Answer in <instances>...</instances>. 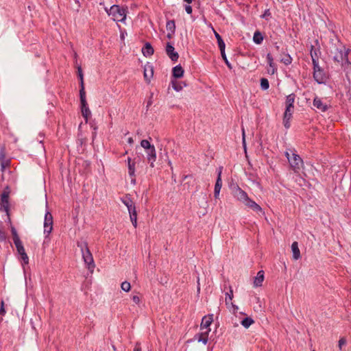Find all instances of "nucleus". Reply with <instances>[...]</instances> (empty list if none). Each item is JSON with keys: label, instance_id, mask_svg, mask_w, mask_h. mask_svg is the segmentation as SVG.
<instances>
[{"label": "nucleus", "instance_id": "c85d7f7f", "mask_svg": "<svg viewBox=\"0 0 351 351\" xmlns=\"http://www.w3.org/2000/svg\"><path fill=\"white\" fill-rule=\"evenodd\" d=\"M253 40L256 44H261L263 40V36L260 32H256L254 34Z\"/></svg>", "mask_w": 351, "mask_h": 351}, {"label": "nucleus", "instance_id": "bf43d9fd", "mask_svg": "<svg viewBox=\"0 0 351 351\" xmlns=\"http://www.w3.org/2000/svg\"><path fill=\"white\" fill-rule=\"evenodd\" d=\"M231 304H232V307L234 308V311H236L238 310V306H237L233 304L232 303H231Z\"/></svg>", "mask_w": 351, "mask_h": 351}, {"label": "nucleus", "instance_id": "423d86ee", "mask_svg": "<svg viewBox=\"0 0 351 351\" xmlns=\"http://www.w3.org/2000/svg\"><path fill=\"white\" fill-rule=\"evenodd\" d=\"M80 104H81V111L83 117L84 118L86 122L88 121V119L91 116V111L90 110L88 104L86 99V93L85 91H80Z\"/></svg>", "mask_w": 351, "mask_h": 351}, {"label": "nucleus", "instance_id": "0e129e2a", "mask_svg": "<svg viewBox=\"0 0 351 351\" xmlns=\"http://www.w3.org/2000/svg\"><path fill=\"white\" fill-rule=\"evenodd\" d=\"M197 283H198V285H197V291H199L200 290L199 280L197 281Z\"/></svg>", "mask_w": 351, "mask_h": 351}, {"label": "nucleus", "instance_id": "09e8293b", "mask_svg": "<svg viewBox=\"0 0 351 351\" xmlns=\"http://www.w3.org/2000/svg\"><path fill=\"white\" fill-rule=\"evenodd\" d=\"M267 63H271V62L274 61V59H273V57L271 56V53H267Z\"/></svg>", "mask_w": 351, "mask_h": 351}, {"label": "nucleus", "instance_id": "5fc2aeb1", "mask_svg": "<svg viewBox=\"0 0 351 351\" xmlns=\"http://www.w3.org/2000/svg\"><path fill=\"white\" fill-rule=\"evenodd\" d=\"M175 33H171V32H169L167 35V37L169 38V39H171L172 37H173V35Z\"/></svg>", "mask_w": 351, "mask_h": 351}, {"label": "nucleus", "instance_id": "58836bf2", "mask_svg": "<svg viewBox=\"0 0 351 351\" xmlns=\"http://www.w3.org/2000/svg\"><path fill=\"white\" fill-rule=\"evenodd\" d=\"M311 56L312 58V61H314V59L315 60H318L317 51L316 49H314V47L313 45H311Z\"/></svg>", "mask_w": 351, "mask_h": 351}, {"label": "nucleus", "instance_id": "c03bdc74", "mask_svg": "<svg viewBox=\"0 0 351 351\" xmlns=\"http://www.w3.org/2000/svg\"><path fill=\"white\" fill-rule=\"evenodd\" d=\"M10 165V160H7L6 161L1 162V171L3 172L6 167Z\"/></svg>", "mask_w": 351, "mask_h": 351}, {"label": "nucleus", "instance_id": "cd10ccee", "mask_svg": "<svg viewBox=\"0 0 351 351\" xmlns=\"http://www.w3.org/2000/svg\"><path fill=\"white\" fill-rule=\"evenodd\" d=\"M1 209L6 213L7 215L9 217L10 213V203L9 200H3L1 202Z\"/></svg>", "mask_w": 351, "mask_h": 351}, {"label": "nucleus", "instance_id": "f704fd0d", "mask_svg": "<svg viewBox=\"0 0 351 351\" xmlns=\"http://www.w3.org/2000/svg\"><path fill=\"white\" fill-rule=\"evenodd\" d=\"M121 288L123 291L128 292L131 289V285L128 281H124L121 285Z\"/></svg>", "mask_w": 351, "mask_h": 351}, {"label": "nucleus", "instance_id": "a19ab883", "mask_svg": "<svg viewBox=\"0 0 351 351\" xmlns=\"http://www.w3.org/2000/svg\"><path fill=\"white\" fill-rule=\"evenodd\" d=\"M141 145L142 147H143L145 149H148L153 146V145H151L150 143L147 140H142L141 142Z\"/></svg>", "mask_w": 351, "mask_h": 351}, {"label": "nucleus", "instance_id": "f3484780", "mask_svg": "<svg viewBox=\"0 0 351 351\" xmlns=\"http://www.w3.org/2000/svg\"><path fill=\"white\" fill-rule=\"evenodd\" d=\"M313 106L321 112H326L328 109V106L326 104H324L318 97L314 98Z\"/></svg>", "mask_w": 351, "mask_h": 351}, {"label": "nucleus", "instance_id": "a18cd8bd", "mask_svg": "<svg viewBox=\"0 0 351 351\" xmlns=\"http://www.w3.org/2000/svg\"><path fill=\"white\" fill-rule=\"evenodd\" d=\"M346 339L344 338V337H342L339 339V344H338V346H339V348L340 350L342 349V347L346 345Z\"/></svg>", "mask_w": 351, "mask_h": 351}, {"label": "nucleus", "instance_id": "7c9ffc66", "mask_svg": "<svg viewBox=\"0 0 351 351\" xmlns=\"http://www.w3.org/2000/svg\"><path fill=\"white\" fill-rule=\"evenodd\" d=\"M77 72H78V77L80 80V91H85L84 80H83V73H82V70L81 66H78Z\"/></svg>", "mask_w": 351, "mask_h": 351}, {"label": "nucleus", "instance_id": "4468645a", "mask_svg": "<svg viewBox=\"0 0 351 351\" xmlns=\"http://www.w3.org/2000/svg\"><path fill=\"white\" fill-rule=\"evenodd\" d=\"M293 108H294L286 107L283 117V124L286 128H289L290 127L289 121L292 117Z\"/></svg>", "mask_w": 351, "mask_h": 351}, {"label": "nucleus", "instance_id": "4d7b16f0", "mask_svg": "<svg viewBox=\"0 0 351 351\" xmlns=\"http://www.w3.org/2000/svg\"><path fill=\"white\" fill-rule=\"evenodd\" d=\"M243 146H244V147L245 148V134H244V130H243Z\"/></svg>", "mask_w": 351, "mask_h": 351}, {"label": "nucleus", "instance_id": "2eb2a0df", "mask_svg": "<svg viewBox=\"0 0 351 351\" xmlns=\"http://www.w3.org/2000/svg\"><path fill=\"white\" fill-rule=\"evenodd\" d=\"M243 204L246 206L252 209L256 213L263 214V209L261 208V207L250 198L248 197L247 200H246Z\"/></svg>", "mask_w": 351, "mask_h": 351}, {"label": "nucleus", "instance_id": "e2e57ef3", "mask_svg": "<svg viewBox=\"0 0 351 351\" xmlns=\"http://www.w3.org/2000/svg\"><path fill=\"white\" fill-rule=\"evenodd\" d=\"M184 1H186V3H192V1H193V0H184Z\"/></svg>", "mask_w": 351, "mask_h": 351}, {"label": "nucleus", "instance_id": "79ce46f5", "mask_svg": "<svg viewBox=\"0 0 351 351\" xmlns=\"http://www.w3.org/2000/svg\"><path fill=\"white\" fill-rule=\"evenodd\" d=\"M313 62V71H319L320 70H322V69L319 66V62H318V60H315L314 59V61H312Z\"/></svg>", "mask_w": 351, "mask_h": 351}, {"label": "nucleus", "instance_id": "6e6d98bb", "mask_svg": "<svg viewBox=\"0 0 351 351\" xmlns=\"http://www.w3.org/2000/svg\"><path fill=\"white\" fill-rule=\"evenodd\" d=\"M270 68H276L275 64L274 63V61L271 63H268Z\"/></svg>", "mask_w": 351, "mask_h": 351}, {"label": "nucleus", "instance_id": "aec40b11", "mask_svg": "<svg viewBox=\"0 0 351 351\" xmlns=\"http://www.w3.org/2000/svg\"><path fill=\"white\" fill-rule=\"evenodd\" d=\"M264 280V271L263 270L259 271L257 273L256 276L254 279V287H258L262 285Z\"/></svg>", "mask_w": 351, "mask_h": 351}, {"label": "nucleus", "instance_id": "e433bc0d", "mask_svg": "<svg viewBox=\"0 0 351 351\" xmlns=\"http://www.w3.org/2000/svg\"><path fill=\"white\" fill-rule=\"evenodd\" d=\"M220 51H221V57H222L223 60H224L226 64L230 69H232V66L231 64L229 62V61L228 60V58H227L226 53H225V50Z\"/></svg>", "mask_w": 351, "mask_h": 351}, {"label": "nucleus", "instance_id": "c756f323", "mask_svg": "<svg viewBox=\"0 0 351 351\" xmlns=\"http://www.w3.org/2000/svg\"><path fill=\"white\" fill-rule=\"evenodd\" d=\"M166 28L168 32H171V33H175L176 31V24L173 20H170L167 22Z\"/></svg>", "mask_w": 351, "mask_h": 351}, {"label": "nucleus", "instance_id": "3c124183", "mask_svg": "<svg viewBox=\"0 0 351 351\" xmlns=\"http://www.w3.org/2000/svg\"><path fill=\"white\" fill-rule=\"evenodd\" d=\"M185 10H186L187 14H191L192 11H193V9H192V7L191 5H186L185 6Z\"/></svg>", "mask_w": 351, "mask_h": 351}, {"label": "nucleus", "instance_id": "bb28decb", "mask_svg": "<svg viewBox=\"0 0 351 351\" xmlns=\"http://www.w3.org/2000/svg\"><path fill=\"white\" fill-rule=\"evenodd\" d=\"M295 95L290 94L286 98V107L294 108Z\"/></svg>", "mask_w": 351, "mask_h": 351}, {"label": "nucleus", "instance_id": "c9c22d12", "mask_svg": "<svg viewBox=\"0 0 351 351\" xmlns=\"http://www.w3.org/2000/svg\"><path fill=\"white\" fill-rule=\"evenodd\" d=\"M232 298H233V291L230 288V292L226 293V299H225L226 304H228L229 302L232 301Z\"/></svg>", "mask_w": 351, "mask_h": 351}, {"label": "nucleus", "instance_id": "393cba45", "mask_svg": "<svg viewBox=\"0 0 351 351\" xmlns=\"http://www.w3.org/2000/svg\"><path fill=\"white\" fill-rule=\"evenodd\" d=\"M172 74L175 78H180L183 76L184 69L180 64L177 65L173 68Z\"/></svg>", "mask_w": 351, "mask_h": 351}, {"label": "nucleus", "instance_id": "a211bd4d", "mask_svg": "<svg viewBox=\"0 0 351 351\" xmlns=\"http://www.w3.org/2000/svg\"><path fill=\"white\" fill-rule=\"evenodd\" d=\"M213 322V315L208 316H204L202 318V323L200 325L201 330H210L208 327L210 326Z\"/></svg>", "mask_w": 351, "mask_h": 351}, {"label": "nucleus", "instance_id": "412c9836", "mask_svg": "<svg viewBox=\"0 0 351 351\" xmlns=\"http://www.w3.org/2000/svg\"><path fill=\"white\" fill-rule=\"evenodd\" d=\"M291 250H292V253H293V258L294 260H298L299 258H300V257H301L300 251L298 247V242L294 241L291 244Z\"/></svg>", "mask_w": 351, "mask_h": 351}, {"label": "nucleus", "instance_id": "052dcab7", "mask_svg": "<svg viewBox=\"0 0 351 351\" xmlns=\"http://www.w3.org/2000/svg\"><path fill=\"white\" fill-rule=\"evenodd\" d=\"M285 154L287 159H288V157H291V156L290 155V154L288 152H286Z\"/></svg>", "mask_w": 351, "mask_h": 351}, {"label": "nucleus", "instance_id": "4c0bfd02", "mask_svg": "<svg viewBox=\"0 0 351 351\" xmlns=\"http://www.w3.org/2000/svg\"><path fill=\"white\" fill-rule=\"evenodd\" d=\"M11 232H12V237H13V241L14 243V242H16V241H21L18 234H17V232H16V230L15 229V228L14 227H12L11 228Z\"/></svg>", "mask_w": 351, "mask_h": 351}, {"label": "nucleus", "instance_id": "774afa93", "mask_svg": "<svg viewBox=\"0 0 351 351\" xmlns=\"http://www.w3.org/2000/svg\"><path fill=\"white\" fill-rule=\"evenodd\" d=\"M112 348H113L114 351H115L116 350V348L114 346H112Z\"/></svg>", "mask_w": 351, "mask_h": 351}, {"label": "nucleus", "instance_id": "72a5a7b5", "mask_svg": "<svg viewBox=\"0 0 351 351\" xmlns=\"http://www.w3.org/2000/svg\"><path fill=\"white\" fill-rule=\"evenodd\" d=\"M261 87L263 90H266L269 87V81L266 78H261Z\"/></svg>", "mask_w": 351, "mask_h": 351}, {"label": "nucleus", "instance_id": "de8ad7c7", "mask_svg": "<svg viewBox=\"0 0 351 351\" xmlns=\"http://www.w3.org/2000/svg\"><path fill=\"white\" fill-rule=\"evenodd\" d=\"M132 300L136 304H138L141 302V299H140L139 296L137 295H133L132 298Z\"/></svg>", "mask_w": 351, "mask_h": 351}, {"label": "nucleus", "instance_id": "37998d69", "mask_svg": "<svg viewBox=\"0 0 351 351\" xmlns=\"http://www.w3.org/2000/svg\"><path fill=\"white\" fill-rule=\"evenodd\" d=\"M3 200H9V192L4 191L1 195V202Z\"/></svg>", "mask_w": 351, "mask_h": 351}, {"label": "nucleus", "instance_id": "6ab92c4d", "mask_svg": "<svg viewBox=\"0 0 351 351\" xmlns=\"http://www.w3.org/2000/svg\"><path fill=\"white\" fill-rule=\"evenodd\" d=\"M154 75L153 66L151 64H146L144 69V77L146 81L149 82Z\"/></svg>", "mask_w": 351, "mask_h": 351}, {"label": "nucleus", "instance_id": "1a4fd4ad", "mask_svg": "<svg viewBox=\"0 0 351 351\" xmlns=\"http://www.w3.org/2000/svg\"><path fill=\"white\" fill-rule=\"evenodd\" d=\"M136 158H134V160H132L131 158H128V174L131 178V182L135 184L136 182V175H135V164L136 162Z\"/></svg>", "mask_w": 351, "mask_h": 351}, {"label": "nucleus", "instance_id": "a878e982", "mask_svg": "<svg viewBox=\"0 0 351 351\" xmlns=\"http://www.w3.org/2000/svg\"><path fill=\"white\" fill-rule=\"evenodd\" d=\"M214 34H215V38L217 40V43H218V46H219L220 51L225 50L226 45H225V43L223 42L221 36L215 30H214Z\"/></svg>", "mask_w": 351, "mask_h": 351}, {"label": "nucleus", "instance_id": "338daca9", "mask_svg": "<svg viewBox=\"0 0 351 351\" xmlns=\"http://www.w3.org/2000/svg\"><path fill=\"white\" fill-rule=\"evenodd\" d=\"M276 49H277V50H278V49H279V47H278V46H277V45L276 46Z\"/></svg>", "mask_w": 351, "mask_h": 351}, {"label": "nucleus", "instance_id": "0eeeda50", "mask_svg": "<svg viewBox=\"0 0 351 351\" xmlns=\"http://www.w3.org/2000/svg\"><path fill=\"white\" fill-rule=\"evenodd\" d=\"M53 216L51 213L47 211L45 215L44 220V234L46 237L49 236L53 230Z\"/></svg>", "mask_w": 351, "mask_h": 351}, {"label": "nucleus", "instance_id": "9d476101", "mask_svg": "<svg viewBox=\"0 0 351 351\" xmlns=\"http://www.w3.org/2000/svg\"><path fill=\"white\" fill-rule=\"evenodd\" d=\"M19 254L21 255V259L25 264H27L29 262V258L25 252V248L23 245L21 241H19L14 243Z\"/></svg>", "mask_w": 351, "mask_h": 351}, {"label": "nucleus", "instance_id": "473e14b6", "mask_svg": "<svg viewBox=\"0 0 351 351\" xmlns=\"http://www.w3.org/2000/svg\"><path fill=\"white\" fill-rule=\"evenodd\" d=\"M254 320L251 318V317H245V319H243L242 321H241V324L243 327H245V328H249L253 323H254Z\"/></svg>", "mask_w": 351, "mask_h": 351}, {"label": "nucleus", "instance_id": "b1692460", "mask_svg": "<svg viewBox=\"0 0 351 351\" xmlns=\"http://www.w3.org/2000/svg\"><path fill=\"white\" fill-rule=\"evenodd\" d=\"M154 51V49L149 43H146L142 49V53L146 57L152 56Z\"/></svg>", "mask_w": 351, "mask_h": 351}, {"label": "nucleus", "instance_id": "2f4dec72", "mask_svg": "<svg viewBox=\"0 0 351 351\" xmlns=\"http://www.w3.org/2000/svg\"><path fill=\"white\" fill-rule=\"evenodd\" d=\"M171 84L173 88L178 92L180 91L182 89L183 86H186L184 83L178 82L176 81H171Z\"/></svg>", "mask_w": 351, "mask_h": 351}, {"label": "nucleus", "instance_id": "864d4df0", "mask_svg": "<svg viewBox=\"0 0 351 351\" xmlns=\"http://www.w3.org/2000/svg\"><path fill=\"white\" fill-rule=\"evenodd\" d=\"M276 71V68H270L269 67V69H268V70H267L268 73H269L271 75L274 74Z\"/></svg>", "mask_w": 351, "mask_h": 351}, {"label": "nucleus", "instance_id": "680f3d73", "mask_svg": "<svg viewBox=\"0 0 351 351\" xmlns=\"http://www.w3.org/2000/svg\"><path fill=\"white\" fill-rule=\"evenodd\" d=\"M152 104V100H149L148 102H147V108H148L149 106H150Z\"/></svg>", "mask_w": 351, "mask_h": 351}, {"label": "nucleus", "instance_id": "6e6552de", "mask_svg": "<svg viewBox=\"0 0 351 351\" xmlns=\"http://www.w3.org/2000/svg\"><path fill=\"white\" fill-rule=\"evenodd\" d=\"M233 196L239 201L244 203L249 197L247 194L239 186H237L232 191Z\"/></svg>", "mask_w": 351, "mask_h": 351}, {"label": "nucleus", "instance_id": "f03ea898", "mask_svg": "<svg viewBox=\"0 0 351 351\" xmlns=\"http://www.w3.org/2000/svg\"><path fill=\"white\" fill-rule=\"evenodd\" d=\"M77 247L80 248L82 258L84 260L85 265H86L88 270L93 272L95 267V265L94 263L93 255L88 247V243L84 241H82L77 242Z\"/></svg>", "mask_w": 351, "mask_h": 351}, {"label": "nucleus", "instance_id": "49530a36", "mask_svg": "<svg viewBox=\"0 0 351 351\" xmlns=\"http://www.w3.org/2000/svg\"><path fill=\"white\" fill-rule=\"evenodd\" d=\"M5 314V310L4 308V302L2 300L1 302V308H0V316H3Z\"/></svg>", "mask_w": 351, "mask_h": 351}, {"label": "nucleus", "instance_id": "ddd939ff", "mask_svg": "<svg viewBox=\"0 0 351 351\" xmlns=\"http://www.w3.org/2000/svg\"><path fill=\"white\" fill-rule=\"evenodd\" d=\"M165 51L167 56L172 61L176 62L178 60L179 58L178 53L175 51L174 47L170 43H167Z\"/></svg>", "mask_w": 351, "mask_h": 351}, {"label": "nucleus", "instance_id": "603ef678", "mask_svg": "<svg viewBox=\"0 0 351 351\" xmlns=\"http://www.w3.org/2000/svg\"><path fill=\"white\" fill-rule=\"evenodd\" d=\"M133 351H141V348L139 343H136Z\"/></svg>", "mask_w": 351, "mask_h": 351}, {"label": "nucleus", "instance_id": "9b49d317", "mask_svg": "<svg viewBox=\"0 0 351 351\" xmlns=\"http://www.w3.org/2000/svg\"><path fill=\"white\" fill-rule=\"evenodd\" d=\"M222 169H223L222 167H220L218 169L217 178L216 183L215 185L214 196L216 199H217L219 195L220 190H221V186H222V180H221Z\"/></svg>", "mask_w": 351, "mask_h": 351}, {"label": "nucleus", "instance_id": "ea45409f", "mask_svg": "<svg viewBox=\"0 0 351 351\" xmlns=\"http://www.w3.org/2000/svg\"><path fill=\"white\" fill-rule=\"evenodd\" d=\"M292 58L291 57L287 54L285 56V58L281 59V62H283L286 65H289L291 63Z\"/></svg>", "mask_w": 351, "mask_h": 351}, {"label": "nucleus", "instance_id": "69168bd1", "mask_svg": "<svg viewBox=\"0 0 351 351\" xmlns=\"http://www.w3.org/2000/svg\"><path fill=\"white\" fill-rule=\"evenodd\" d=\"M121 38H124V35H123V33L121 34Z\"/></svg>", "mask_w": 351, "mask_h": 351}, {"label": "nucleus", "instance_id": "4be33fe9", "mask_svg": "<svg viewBox=\"0 0 351 351\" xmlns=\"http://www.w3.org/2000/svg\"><path fill=\"white\" fill-rule=\"evenodd\" d=\"M341 69L346 73V78L350 80L351 77V62L348 60L341 66Z\"/></svg>", "mask_w": 351, "mask_h": 351}, {"label": "nucleus", "instance_id": "f257e3e1", "mask_svg": "<svg viewBox=\"0 0 351 351\" xmlns=\"http://www.w3.org/2000/svg\"><path fill=\"white\" fill-rule=\"evenodd\" d=\"M328 50L330 56H332L334 62L337 65L341 66L349 60L348 54L350 50L346 48L338 39L332 40Z\"/></svg>", "mask_w": 351, "mask_h": 351}, {"label": "nucleus", "instance_id": "8fccbe9b", "mask_svg": "<svg viewBox=\"0 0 351 351\" xmlns=\"http://www.w3.org/2000/svg\"><path fill=\"white\" fill-rule=\"evenodd\" d=\"M5 153L2 150L0 152V162L6 161V160H5Z\"/></svg>", "mask_w": 351, "mask_h": 351}, {"label": "nucleus", "instance_id": "7ed1b4c3", "mask_svg": "<svg viewBox=\"0 0 351 351\" xmlns=\"http://www.w3.org/2000/svg\"><path fill=\"white\" fill-rule=\"evenodd\" d=\"M106 11L109 16H112L114 21L124 22L126 19L127 8L121 7L119 5H113L109 10L106 8Z\"/></svg>", "mask_w": 351, "mask_h": 351}, {"label": "nucleus", "instance_id": "dca6fc26", "mask_svg": "<svg viewBox=\"0 0 351 351\" xmlns=\"http://www.w3.org/2000/svg\"><path fill=\"white\" fill-rule=\"evenodd\" d=\"M313 78L318 84H323L326 80V75L323 69L319 71H313Z\"/></svg>", "mask_w": 351, "mask_h": 351}, {"label": "nucleus", "instance_id": "f8f14e48", "mask_svg": "<svg viewBox=\"0 0 351 351\" xmlns=\"http://www.w3.org/2000/svg\"><path fill=\"white\" fill-rule=\"evenodd\" d=\"M147 154V160L150 163L152 167H154V162L156 160V152L155 147L153 145L151 147L145 149Z\"/></svg>", "mask_w": 351, "mask_h": 351}, {"label": "nucleus", "instance_id": "13d9d810", "mask_svg": "<svg viewBox=\"0 0 351 351\" xmlns=\"http://www.w3.org/2000/svg\"><path fill=\"white\" fill-rule=\"evenodd\" d=\"M128 143H130V144L133 143V142H134V141H133V138H132V137H130V138L128 139Z\"/></svg>", "mask_w": 351, "mask_h": 351}, {"label": "nucleus", "instance_id": "5701e85b", "mask_svg": "<svg viewBox=\"0 0 351 351\" xmlns=\"http://www.w3.org/2000/svg\"><path fill=\"white\" fill-rule=\"evenodd\" d=\"M210 330H207L202 332L201 333L197 335L195 337H197L199 342H202L204 344H206L208 342V336Z\"/></svg>", "mask_w": 351, "mask_h": 351}, {"label": "nucleus", "instance_id": "39448f33", "mask_svg": "<svg viewBox=\"0 0 351 351\" xmlns=\"http://www.w3.org/2000/svg\"><path fill=\"white\" fill-rule=\"evenodd\" d=\"M288 161L293 171L298 173L303 166V160L301 157L294 152H292L291 157H288Z\"/></svg>", "mask_w": 351, "mask_h": 351}, {"label": "nucleus", "instance_id": "20e7f679", "mask_svg": "<svg viewBox=\"0 0 351 351\" xmlns=\"http://www.w3.org/2000/svg\"><path fill=\"white\" fill-rule=\"evenodd\" d=\"M123 204L127 207L130 221L134 228L137 227V212L134 203L129 196L121 199Z\"/></svg>", "mask_w": 351, "mask_h": 351}]
</instances>
